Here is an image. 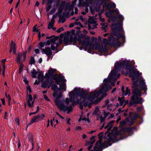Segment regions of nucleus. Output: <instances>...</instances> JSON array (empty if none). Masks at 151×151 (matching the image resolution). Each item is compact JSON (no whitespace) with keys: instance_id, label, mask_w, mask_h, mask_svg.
I'll return each instance as SVG.
<instances>
[{"instance_id":"1","label":"nucleus","mask_w":151,"mask_h":151,"mask_svg":"<svg viewBox=\"0 0 151 151\" xmlns=\"http://www.w3.org/2000/svg\"><path fill=\"white\" fill-rule=\"evenodd\" d=\"M110 88V86L106 84L102 86L99 91H94L90 93L89 95L85 92L82 91L80 93L79 96L81 99H83L84 101H86L87 100H88L91 102L96 98L99 96L101 94H103V95L101 96V98L100 100H101L104 96L106 95V92L108 91Z\"/></svg>"},{"instance_id":"2","label":"nucleus","mask_w":151,"mask_h":151,"mask_svg":"<svg viewBox=\"0 0 151 151\" xmlns=\"http://www.w3.org/2000/svg\"><path fill=\"white\" fill-rule=\"evenodd\" d=\"M112 13H114L117 15L114 16L112 19V20L114 21L115 19L117 18L119 20L117 23L113 24L111 26L112 30L113 32V34L117 37L118 38H122L123 39L125 38L124 36L122 34L124 32V30L122 28V22L124 20V17L121 14H119V12L116 9L113 10Z\"/></svg>"},{"instance_id":"3","label":"nucleus","mask_w":151,"mask_h":151,"mask_svg":"<svg viewBox=\"0 0 151 151\" xmlns=\"http://www.w3.org/2000/svg\"><path fill=\"white\" fill-rule=\"evenodd\" d=\"M125 66L126 70H128L129 73V76L132 78V80H134L137 79L141 75V73L137 70L136 69H134V67L126 63L124 61L115 64L114 68L116 70L120 69Z\"/></svg>"},{"instance_id":"4","label":"nucleus","mask_w":151,"mask_h":151,"mask_svg":"<svg viewBox=\"0 0 151 151\" xmlns=\"http://www.w3.org/2000/svg\"><path fill=\"white\" fill-rule=\"evenodd\" d=\"M133 91V95L129 102V105L132 106L134 104H142L143 100L140 97L142 95L141 90L134 88Z\"/></svg>"},{"instance_id":"5","label":"nucleus","mask_w":151,"mask_h":151,"mask_svg":"<svg viewBox=\"0 0 151 151\" xmlns=\"http://www.w3.org/2000/svg\"><path fill=\"white\" fill-rule=\"evenodd\" d=\"M79 37H81V39L79 38L78 39L79 44L85 47V51H86L87 47L88 46L89 48L88 52V53H91L92 50L93 49V47L92 46V45L90 44V37H86V36L83 34L81 35Z\"/></svg>"},{"instance_id":"6","label":"nucleus","mask_w":151,"mask_h":151,"mask_svg":"<svg viewBox=\"0 0 151 151\" xmlns=\"http://www.w3.org/2000/svg\"><path fill=\"white\" fill-rule=\"evenodd\" d=\"M103 133H101L99 134L98 135L99 138V140L96 143L95 146L93 148V150L89 151H101L102 147L106 148L109 146L111 145V144H110L109 141L107 142H105L103 144L101 143V139L103 137L102 135Z\"/></svg>"},{"instance_id":"7","label":"nucleus","mask_w":151,"mask_h":151,"mask_svg":"<svg viewBox=\"0 0 151 151\" xmlns=\"http://www.w3.org/2000/svg\"><path fill=\"white\" fill-rule=\"evenodd\" d=\"M79 90L77 88H75L74 89L73 91H72L69 93V96L70 100L69 99L67 98L66 99L65 102L66 104L68 105L69 102L72 103V104L73 105L75 102V99H77L78 97V93Z\"/></svg>"},{"instance_id":"8","label":"nucleus","mask_w":151,"mask_h":151,"mask_svg":"<svg viewBox=\"0 0 151 151\" xmlns=\"http://www.w3.org/2000/svg\"><path fill=\"white\" fill-rule=\"evenodd\" d=\"M77 37L75 34V31L73 30L70 32L69 35L64 37L63 39V43L65 44L73 42V44L76 43Z\"/></svg>"},{"instance_id":"9","label":"nucleus","mask_w":151,"mask_h":151,"mask_svg":"<svg viewBox=\"0 0 151 151\" xmlns=\"http://www.w3.org/2000/svg\"><path fill=\"white\" fill-rule=\"evenodd\" d=\"M117 71L116 70H113L111 71V74L109 75L108 79H104V81L106 82V83H104L103 85L105 84H106L108 85H109L110 87V88L109 89L111 88V87L110 85L108 84L107 83L109 82H111L112 81H116L117 78H119L120 76V75L119 74L117 73Z\"/></svg>"},{"instance_id":"10","label":"nucleus","mask_w":151,"mask_h":151,"mask_svg":"<svg viewBox=\"0 0 151 151\" xmlns=\"http://www.w3.org/2000/svg\"><path fill=\"white\" fill-rule=\"evenodd\" d=\"M110 36L109 37V40H107L105 38H104L102 40V44L99 49V51L101 53H105L107 52L106 48L107 45H110Z\"/></svg>"},{"instance_id":"11","label":"nucleus","mask_w":151,"mask_h":151,"mask_svg":"<svg viewBox=\"0 0 151 151\" xmlns=\"http://www.w3.org/2000/svg\"><path fill=\"white\" fill-rule=\"evenodd\" d=\"M41 52L42 54H45L47 56V60L52 57L51 56L52 55V52L49 47H45V48H42L41 49Z\"/></svg>"},{"instance_id":"12","label":"nucleus","mask_w":151,"mask_h":151,"mask_svg":"<svg viewBox=\"0 0 151 151\" xmlns=\"http://www.w3.org/2000/svg\"><path fill=\"white\" fill-rule=\"evenodd\" d=\"M110 40L111 41L110 45L111 46L115 47L116 46H119L120 45L119 39H115L111 35H110Z\"/></svg>"},{"instance_id":"13","label":"nucleus","mask_w":151,"mask_h":151,"mask_svg":"<svg viewBox=\"0 0 151 151\" xmlns=\"http://www.w3.org/2000/svg\"><path fill=\"white\" fill-rule=\"evenodd\" d=\"M26 51H24L23 54L19 53L18 54V56L16 60V61L18 64L20 63L21 60L23 61L25 60L26 57Z\"/></svg>"},{"instance_id":"14","label":"nucleus","mask_w":151,"mask_h":151,"mask_svg":"<svg viewBox=\"0 0 151 151\" xmlns=\"http://www.w3.org/2000/svg\"><path fill=\"white\" fill-rule=\"evenodd\" d=\"M46 39H50V40H47L45 42V45H49L50 44L52 45V43H56V41H58V39L54 36H51L50 37H47L46 38Z\"/></svg>"},{"instance_id":"15","label":"nucleus","mask_w":151,"mask_h":151,"mask_svg":"<svg viewBox=\"0 0 151 151\" xmlns=\"http://www.w3.org/2000/svg\"><path fill=\"white\" fill-rule=\"evenodd\" d=\"M97 24L96 21L94 20L89 19L88 20V27L89 30L96 28Z\"/></svg>"},{"instance_id":"16","label":"nucleus","mask_w":151,"mask_h":151,"mask_svg":"<svg viewBox=\"0 0 151 151\" xmlns=\"http://www.w3.org/2000/svg\"><path fill=\"white\" fill-rule=\"evenodd\" d=\"M52 78L56 82L57 84L58 85L60 84V82H65L66 81V80L64 79V76L61 75H59L56 78Z\"/></svg>"},{"instance_id":"17","label":"nucleus","mask_w":151,"mask_h":151,"mask_svg":"<svg viewBox=\"0 0 151 151\" xmlns=\"http://www.w3.org/2000/svg\"><path fill=\"white\" fill-rule=\"evenodd\" d=\"M88 0H86V2L85 3L84 2H83L82 0H80L79 1V6H86V8L85 9V12L86 13L88 12V7L89 6V4L88 3Z\"/></svg>"},{"instance_id":"18","label":"nucleus","mask_w":151,"mask_h":151,"mask_svg":"<svg viewBox=\"0 0 151 151\" xmlns=\"http://www.w3.org/2000/svg\"><path fill=\"white\" fill-rule=\"evenodd\" d=\"M29 98L27 100V104L28 106L32 108L33 107L35 100L32 101V95L30 94L28 95Z\"/></svg>"},{"instance_id":"19","label":"nucleus","mask_w":151,"mask_h":151,"mask_svg":"<svg viewBox=\"0 0 151 151\" xmlns=\"http://www.w3.org/2000/svg\"><path fill=\"white\" fill-rule=\"evenodd\" d=\"M65 4L66 2L65 1H63L60 3L58 10V14H61L63 10L65 7Z\"/></svg>"},{"instance_id":"20","label":"nucleus","mask_w":151,"mask_h":151,"mask_svg":"<svg viewBox=\"0 0 151 151\" xmlns=\"http://www.w3.org/2000/svg\"><path fill=\"white\" fill-rule=\"evenodd\" d=\"M16 50L15 43L13 42V40H12L10 46V52L11 53L12 52L14 54H16Z\"/></svg>"},{"instance_id":"21","label":"nucleus","mask_w":151,"mask_h":151,"mask_svg":"<svg viewBox=\"0 0 151 151\" xmlns=\"http://www.w3.org/2000/svg\"><path fill=\"white\" fill-rule=\"evenodd\" d=\"M139 117V116L138 114L136 113H135L134 115L131 118V122L128 124L130 125H132L134 122V121Z\"/></svg>"},{"instance_id":"22","label":"nucleus","mask_w":151,"mask_h":151,"mask_svg":"<svg viewBox=\"0 0 151 151\" xmlns=\"http://www.w3.org/2000/svg\"><path fill=\"white\" fill-rule=\"evenodd\" d=\"M63 109H61L60 110L64 111H66L68 114H69L72 110V107L71 106H65L63 105Z\"/></svg>"},{"instance_id":"23","label":"nucleus","mask_w":151,"mask_h":151,"mask_svg":"<svg viewBox=\"0 0 151 151\" xmlns=\"http://www.w3.org/2000/svg\"><path fill=\"white\" fill-rule=\"evenodd\" d=\"M52 84V82H51L49 84L48 81H44L42 83L41 87L43 88H46L47 87L48 88H49Z\"/></svg>"},{"instance_id":"24","label":"nucleus","mask_w":151,"mask_h":151,"mask_svg":"<svg viewBox=\"0 0 151 151\" xmlns=\"http://www.w3.org/2000/svg\"><path fill=\"white\" fill-rule=\"evenodd\" d=\"M108 115V114L105 111L103 112L102 113L100 117V122L101 123L105 121Z\"/></svg>"},{"instance_id":"25","label":"nucleus","mask_w":151,"mask_h":151,"mask_svg":"<svg viewBox=\"0 0 151 151\" xmlns=\"http://www.w3.org/2000/svg\"><path fill=\"white\" fill-rule=\"evenodd\" d=\"M59 99H57L55 100V102L57 106L61 109H63V104H60V101L59 100Z\"/></svg>"},{"instance_id":"26","label":"nucleus","mask_w":151,"mask_h":151,"mask_svg":"<svg viewBox=\"0 0 151 151\" xmlns=\"http://www.w3.org/2000/svg\"><path fill=\"white\" fill-rule=\"evenodd\" d=\"M60 43H58V40L56 41V43H52L51 45V48L52 50H54L57 49V48L58 47Z\"/></svg>"},{"instance_id":"27","label":"nucleus","mask_w":151,"mask_h":151,"mask_svg":"<svg viewBox=\"0 0 151 151\" xmlns=\"http://www.w3.org/2000/svg\"><path fill=\"white\" fill-rule=\"evenodd\" d=\"M113 122L114 121H111L105 127V129H106L107 128H108L107 131L106 132L107 133L109 131L111 130V128L113 126Z\"/></svg>"},{"instance_id":"28","label":"nucleus","mask_w":151,"mask_h":151,"mask_svg":"<svg viewBox=\"0 0 151 151\" xmlns=\"http://www.w3.org/2000/svg\"><path fill=\"white\" fill-rule=\"evenodd\" d=\"M122 90L123 93V94L124 96H126L128 94L130 95V90L128 88V87H127L125 92L124 90V87L123 86H122Z\"/></svg>"},{"instance_id":"29","label":"nucleus","mask_w":151,"mask_h":151,"mask_svg":"<svg viewBox=\"0 0 151 151\" xmlns=\"http://www.w3.org/2000/svg\"><path fill=\"white\" fill-rule=\"evenodd\" d=\"M65 15V13L64 12L63 14V15H61L59 17V23L61 22L63 23L65 22V18L64 16Z\"/></svg>"},{"instance_id":"30","label":"nucleus","mask_w":151,"mask_h":151,"mask_svg":"<svg viewBox=\"0 0 151 151\" xmlns=\"http://www.w3.org/2000/svg\"><path fill=\"white\" fill-rule=\"evenodd\" d=\"M101 113L99 110V108L96 107L93 112V114L94 115H96L99 116L100 114Z\"/></svg>"},{"instance_id":"31","label":"nucleus","mask_w":151,"mask_h":151,"mask_svg":"<svg viewBox=\"0 0 151 151\" xmlns=\"http://www.w3.org/2000/svg\"><path fill=\"white\" fill-rule=\"evenodd\" d=\"M31 73L32 78H37L36 75L37 74L38 72L35 69L33 68L31 71Z\"/></svg>"},{"instance_id":"32","label":"nucleus","mask_w":151,"mask_h":151,"mask_svg":"<svg viewBox=\"0 0 151 151\" xmlns=\"http://www.w3.org/2000/svg\"><path fill=\"white\" fill-rule=\"evenodd\" d=\"M139 85L142 89L145 90L146 89V86L144 81L142 80L140 81Z\"/></svg>"},{"instance_id":"33","label":"nucleus","mask_w":151,"mask_h":151,"mask_svg":"<svg viewBox=\"0 0 151 151\" xmlns=\"http://www.w3.org/2000/svg\"><path fill=\"white\" fill-rule=\"evenodd\" d=\"M129 120L128 118H126L125 120H124L120 122V125L121 127H122L124 126L127 123H128V124L129 123Z\"/></svg>"},{"instance_id":"34","label":"nucleus","mask_w":151,"mask_h":151,"mask_svg":"<svg viewBox=\"0 0 151 151\" xmlns=\"http://www.w3.org/2000/svg\"><path fill=\"white\" fill-rule=\"evenodd\" d=\"M39 116H37V115L34 116L33 117L31 120L33 123L35 122H37L39 121Z\"/></svg>"},{"instance_id":"35","label":"nucleus","mask_w":151,"mask_h":151,"mask_svg":"<svg viewBox=\"0 0 151 151\" xmlns=\"http://www.w3.org/2000/svg\"><path fill=\"white\" fill-rule=\"evenodd\" d=\"M50 123L52 126L54 125L55 127L56 125L59 123L58 120L55 119L54 118H53L52 120H51Z\"/></svg>"},{"instance_id":"36","label":"nucleus","mask_w":151,"mask_h":151,"mask_svg":"<svg viewBox=\"0 0 151 151\" xmlns=\"http://www.w3.org/2000/svg\"><path fill=\"white\" fill-rule=\"evenodd\" d=\"M54 22L55 21L54 19L52 18L51 19V22H49L48 24V29H50L52 28L53 26Z\"/></svg>"},{"instance_id":"37","label":"nucleus","mask_w":151,"mask_h":151,"mask_svg":"<svg viewBox=\"0 0 151 151\" xmlns=\"http://www.w3.org/2000/svg\"><path fill=\"white\" fill-rule=\"evenodd\" d=\"M56 71V69L52 68H50L48 71V73L49 75L52 76L54 74V72Z\"/></svg>"},{"instance_id":"38","label":"nucleus","mask_w":151,"mask_h":151,"mask_svg":"<svg viewBox=\"0 0 151 151\" xmlns=\"http://www.w3.org/2000/svg\"><path fill=\"white\" fill-rule=\"evenodd\" d=\"M77 1V0H73V1H72L71 5H70L69 6V11H70L73 9V7L76 4Z\"/></svg>"},{"instance_id":"39","label":"nucleus","mask_w":151,"mask_h":151,"mask_svg":"<svg viewBox=\"0 0 151 151\" xmlns=\"http://www.w3.org/2000/svg\"><path fill=\"white\" fill-rule=\"evenodd\" d=\"M122 130L125 132L129 133L132 132V129L131 128H125L122 129Z\"/></svg>"},{"instance_id":"40","label":"nucleus","mask_w":151,"mask_h":151,"mask_svg":"<svg viewBox=\"0 0 151 151\" xmlns=\"http://www.w3.org/2000/svg\"><path fill=\"white\" fill-rule=\"evenodd\" d=\"M124 97H122L121 98L119 97L118 98V100L119 102L120 106L122 105L124 102Z\"/></svg>"},{"instance_id":"41","label":"nucleus","mask_w":151,"mask_h":151,"mask_svg":"<svg viewBox=\"0 0 151 151\" xmlns=\"http://www.w3.org/2000/svg\"><path fill=\"white\" fill-rule=\"evenodd\" d=\"M38 79L40 80L39 81H40L41 82H42L44 80V76L43 74L40 73L38 75Z\"/></svg>"},{"instance_id":"42","label":"nucleus","mask_w":151,"mask_h":151,"mask_svg":"<svg viewBox=\"0 0 151 151\" xmlns=\"http://www.w3.org/2000/svg\"><path fill=\"white\" fill-rule=\"evenodd\" d=\"M65 85L66 84L64 83L61 84L60 85V88H58V90H59L60 89L62 90L64 89L65 91L66 90V88H65Z\"/></svg>"},{"instance_id":"43","label":"nucleus","mask_w":151,"mask_h":151,"mask_svg":"<svg viewBox=\"0 0 151 151\" xmlns=\"http://www.w3.org/2000/svg\"><path fill=\"white\" fill-rule=\"evenodd\" d=\"M101 24L103 29H105L107 27V23H106L102 22Z\"/></svg>"},{"instance_id":"44","label":"nucleus","mask_w":151,"mask_h":151,"mask_svg":"<svg viewBox=\"0 0 151 151\" xmlns=\"http://www.w3.org/2000/svg\"><path fill=\"white\" fill-rule=\"evenodd\" d=\"M95 137L94 136H92L91 138V141L87 142L93 145V144L94 143L95 141V140L94 139Z\"/></svg>"},{"instance_id":"45","label":"nucleus","mask_w":151,"mask_h":151,"mask_svg":"<svg viewBox=\"0 0 151 151\" xmlns=\"http://www.w3.org/2000/svg\"><path fill=\"white\" fill-rule=\"evenodd\" d=\"M103 7L104 9L105 7H106L107 8H109L111 7V4L109 3H105L103 6Z\"/></svg>"},{"instance_id":"46","label":"nucleus","mask_w":151,"mask_h":151,"mask_svg":"<svg viewBox=\"0 0 151 151\" xmlns=\"http://www.w3.org/2000/svg\"><path fill=\"white\" fill-rule=\"evenodd\" d=\"M128 110V109H127L126 110H123L122 111L121 113L123 114V115L124 116H127V113Z\"/></svg>"},{"instance_id":"47","label":"nucleus","mask_w":151,"mask_h":151,"mask_svg":"<svg viewBox=\"0 0 151 151\" xmlns=\"http://www.w3.org/2000/svg\"><path fill=\"white\" fill-rule=\"evenodd\" d=\"M85 145H89V147L87 148L88 150H90L93 146V145H92L91 144L88 143L87 142L86 144Z\"/></svg>"},{"instance_id":"48","label":"nucleus","mask_w":151,"mask_h":151,"mask_svg":"<svg viewBox=\"0 0 151 151\" xmlns=\"http://www.w3.org/2000/svg\"><path fill=\"white\" fill-rule=\"evenodd\" d=\"M55 0H47L46 3L47 5H48L49 4H51L53 2H55Z\"/></svg>"},{"instance_id":"49","label":"nucleus","mask_w":151,"mask_h":151,"mask_svg":"<svg viewBox=\"0 0 151 151\" xmlns=\"http://www.w3.org/2000/svg\"><path fill=\"white\" fill-rule=\"evenodd\" d=\"M35 61L34 57H32L31 58L30 60V64H34L35 63Z\"/></svg>"},{"instance_id":"50","label":"nucleus","mask_w":151,"mask_h":151,"mask_svg":"<svg viewBox=\"0 0 151 151\" xmlns=\"http://www.w3.org/2000/svg\"><path fill=\"white\" fill-rule=\"evenodd\" d=\"M45 42H40L39 43V45L41 47H43L44 46H46V45H45Z\"/></svg>"},{"instance_id":"51","label":"nucleus","mask_w":151,"mask_h":151,"mask_svg":"<svg viewBox=\"0 0 151 151\" xmlns=\"http://www.w3.org/2000/svg\"><path fill=\"white\" fill-rule=\"evenodd\" d=\"M37 116H39V121L42 120L43 118L45 117V116L44 114H42L41 115H37Z\"/></svg>"},{"instance_id":"52","label":"nucleus","mask_w":151,"mask_h":151,"mask_svg":"<svg viewBox=\"0 0 151 151\" xmlns=\"http://www.w3.org/2000/svg\"><path fill=\"white\" fill-rule=\"evenodd\" d=\"M29 141L31 142L32 145V148L31 149V150H32L34 149V143L33 141V139L32 138H31L30 139Z\"/></svg>"},{"instance_id":"53","label":"nucleus","mask_w":151,"mask_h":151,"mask_svg":"<svg viewBox=\"0 0 151 151\" xmlns=\"http://www.w3.org/2000/svg\"><path fill=\"white\" fill-rule=\"evenodd\" d=\"M57 87V85H55V84H53L52 85V87H51V89L52 90L55 91Z\"/></svg>"},{"instance_id":"54","label":"nucleus","mask_w":151,"mask_h":151,"mask_svg":"<svg viewBox=\"0 0 151 151\" xmlns=\"http://www.w3.org/2000/svg\"><path fill=\"white\" fill-rule=\"evenodd\" d=\"M37 27V25L35 26L33 28V31L34 32H39L40 31L39 30L37 29L36 27Z\"/></svg>"},{"instance_id":"55","label":"nucleus","mask_w":151,"mask_h":151,"mask_svg":"<svg viewBox=\"0 0 151 151\" xmlns=\"http://www.w3.org/2000/svg\"><path fill=\"white\" fill-rule=\"evenodd\" d=\"M5 95L7 99H8L9 102L11 100L10 95L7 94L6 93L5 94Z\"/></svg>"},{"instance_id":"56","label":"nucleus","mask_w":151,"mask_h":151,"mask_svg":"<svg viewBox=\"0 0 151 151\" xmlns=\"http://www.w3.org/2000/svg\"><path fill=\"white\" fill-rule=\"evenodd\" d=\"M47 5L48 6L46 7V11L47 12L49 11L51 7V5L50 4H49Z\"/></svg>"},{"instance_id":"57","label":"nucleus","mask_w":151,"mask_h":151,"mask_svg":"<svg viewBox=\"0 0 151 151\" xmlns=\"http://www.w3.org/2000/svg\"><path fill=\"white\" fill-rule=\"evenodd\" d=\"M6 59H3L2 61V66L3 68H5V63L6 61Z\"/></svg>"},{"instance_id":"58","label":"nucleus","mask_w":151,"mask_h":151,"mask_svg":"<svg viewBox=\"0 0 151 151\" xmlns=\"http://www.w3.org/2000/svg\"><path fill=\"white\" fill-rule=\"evenodd\" d=\"M75 24L77 25H79V26H80L81 27H83L81 23L80 22H77V20H76V22H75Z\"/></svg>"},{"instance_id":"59","label":"nucleus","mask_w":151,"mask_h":151,"mask_svg":"<svg viewBox=\"0 0 151 151\" xmlns=\"http://www.w3.org/2000/svg\"><path fill=\"white\" fill-rule=\"evenodd\" d=\"M15 121L17 123L18 126H19V121L18 118H16L15 119Z\"/></svg>"},{"instance_id":"60","label":"nucleus","mask_w":151,"mask_h":151,"mask_svg":"<svg viewBox=\"0 0 151 151\" xmlns=\"http://www.w3.org/2000/svg\"><path fill=\"white\" fill-rule=\"evenodd\" d=\"M79 18L81 20L82 22H85L86 21L85 18H84L82 16H80L79 17Z\"/></svg>"},{"instance_id":"61","label":"nucleus","mask_w":151,"mask_h":151,"mask_svg":"<svg viewBox=\"0 0 151 151\" xmlns=\"http://www.w3.org/2000/svg\"><path fill=\"white\" fill-rule=\"evenodd\" d=\"M82 129V127L80 126H77L75 128V129L76 130H81Z\"/></svg>"},{"instance_id":"62","label":"nucleus","mask_w":151,"mask_h":151,"mask_svg":"<svg viewBox=\"0 0 151 151\" xmlns=\"http://www.w3.org/2000/svg\"><path fill=\"white\" fill-rule=\"evenodd\" d=\"M65 120L67 122L68 124L69 125H70L71 124V123L70 122V119L66 118Z\"/></svg>"},{"instance_id":"63","label":"nucleus","mask_w":151,"mask_h":151,"mask_svg":"<svg viewBox=\"0 0 151 151\" xmlns=\"http://www.w3.org/2000/svg\"><path fill=\"white\" fill-rule=\"evenodd\" d=\"M62 96V94L61 92H60L59 93V94L57 96V98L59 99Z\"/></svg>"},{"instance_id":"64","label":"nucleus","mask_w":151,"mask_h":151,"mask_svg":"<svg viewBox=\"0 0 151 151\" xmlns=\"http://www.w3.org/2000/svg\"><path fill=\"white\" fill-rule=\"evenodd\" d=\"M56 11V9L55 8H53L50 11V14H52L55 12Z\"/></svg>"}]
</instances>
